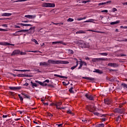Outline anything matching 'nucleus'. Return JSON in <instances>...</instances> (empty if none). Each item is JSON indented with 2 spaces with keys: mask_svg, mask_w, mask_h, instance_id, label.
Instances as JSON below:
<instances>
[{
  "mask_svg": "<svg viewBox=\"0 0 127 127\" xmlns=\"http://www.w3.org/2000/svg\"><path fill=\"white\" fill-rule=\"evenodd\" d=\"M95 19H89L87 20V22H93V21H95Z\"/></svg>",
  "mask_w": 127,
  "mask_h": 127,
  "instance_id": "a19ab883",
  "label": "nucleus"
},
{
  "mask_svg": "<svg viewBox=\"0 0 127 127\" xmlns=\"http://www.w3.org/2000/svg\"><path fill=\"white\" fill-rule=\"evenodd\" d=\"M21 95H22V96H23V97L24 98V99L26 98V99H28L29 100H30V96H29L28 95H27L23 92L21 93Z\"/></svg>",
  "mask_w": 127,
  "mask_h": 127,
  "instance_id": "f8f14e48",
  "label": "nucleus"
},
{
  "mask_svg": "<svg viewBox=\"0 0 127 127\" xmlns=\"http://www.w3.org/2000/svg\"><path fill=\"white\" fill-rule=\"evenodd\" d=\"M15 28H20V26L17 25H14Z\"/></svg>",
  "mask_w": 127,
  "mask_h": 127,
  "instance_id": "e2e57ef3",
  "label": "nucleus"
},
{
  "mask_svg": "<svg viewBox=\"0 0 127 127\" xmlns=\"http://www.w3.org/2000/svg\"><path fill=\"white\" fill-rule=\"evenodd\" d=\"M60 42H61V41H57V42H53L52 44H60Z\"/></svg>",
  "mask_w": 127,
  "mask_h": 127,
  "instance_id": "c03bdc74",
  "label": "nucleus"
},
{
  "mask_svg": "<svg viewBox=\"0 0 127 127\" xmlns=\"http://www.w3.org/2000/svg\"><path fill=\"white\" fill-rule=\"evenodd\" d=\"M42 7H55V4L53 3H43Z\"/></svg>",
  "mask_w": 127,
  "mask_h": 127,
  "instance_id": "f03ea898",
  "label": "nucleus"
},
{
  "mask_svg": "<svg viewBox=\"0 0 127 127\" xmlns=\"http://www.w3.org/2000/svg\"><path fill=\"white\" fill-rule=\"evenodd\" d=\"M62 105V102H58L56 103V107L58 110H61V108H59L58 107H60Z\"/></svg>",
  "mask_w": 127,
  "mask_h": 127,
  "instance_id": "9b49d317",
  "label": "nucleus"
},
{
  "mask_svg": "<svg viewBox=\"0 0 127 127\" xmlns=\"http://www.w3.org/2000/svg\"><path fill=\"white\" fill-rule=\"evenodd\" d=\"M68 51L69 53H70V54H74V51H73V50L68 49Z\"/></svg>",
  "mask_w": 127,
  "mask_h": 127,
  "instance_id": "ea45409f",
  "label": "nucleus"
},
{
  "mask_svg": "<svg viewBox=\"0 0 127 127\" xmlns=\"http://www.w3.org/2000/svg\"><path fill=\"white\" fill-rule=\"evenodd\" d=\"M82 79H85L86 80H89V81H95V78L90 77H83Z\"/></svg>",
  "mask_w": 127,
  "mask_h": 127,
  "instance_id": "4468645a",
  "label": "nucleus"
},
{
  "mask_svg": "<svg viewBox=\"0 0 127 127\" xmlns=\"http://www.w3.org/2000/svg\"><path fill=\"white\" fill-rule=\"evenodd\" d=\"M120 20H118V21H115V22H112L110 23V24L111 25H114L115 24H118V23H120Z\"/></svg>",
  "mask_w": 127,
  "mask_h": 127,
  "instance_id": "b1692460",
  "label": "nucleus"
},
{
  "mask_svg": "<svg viewBox=\"0 0 127 127\" xmlns=\"http://www.w3.org/2000/svg\"><path fill=\"white\" fill-rule=\"evenodd\" d=\"M107 114H103V115H102V114H101V115L100 116V117H101V118H105V117H107Z\"/></svg>",
  "mask_w": 127,
  "mask_h": 127,
  "instance_id": "5fc2aeb1",
  "label": "nucleus"
},
{
  "mask_svg": "<svg viewBox=\"0 0 127 127\" xmlns=\"http://www.w3.org/2000/svg\"><path fill=\"white\" fill-rule=\"evenodd\" d=\"M26 0H18L17 1H14V2H21V1H26Z\"/></svg>",
  "mask_w": 127,
  "mask_h": 127,
  "instance_id": "37998d69",
  "label": "nucleus"
},
{
  "mask_svg": "<svg viewBox=\"0 0 127 127\" xmlns=\"http://www.w3.org/2000/svg\"><path fill=\"white\" fill-rule=\"evenodd\" d=\"M82 122H83V123H84V124H87V123L88 122V120H87V119H83L82 120Z\"/></svg>",
  "mask_w": 127,
  "mask_h": 127,
  "instance_id": "de8ad7c7",
  "label": "nucleus"
},
{
  "mask_svg": "<svg viewBox=\"0 0 127 127\" xmlns=\"http://www.w3.org/2000/svg\"><path fill=\"white\" fill-rule=\"evenodd\" d=\"M50 106H56V103H53L51 104Z\"/></svg>",
  "mask_w": 127,
  "mask_h": 127,
  "instance_id": "338daca9",
  "label": "nucleus"
},
{
  "mask_svg": "<svg viewBox=\"0 0 127 127\" xmlns=\"http://www.w3.org/2000/svg\"><path fill=\"white\" fill-rule=\"evenodd\" d=\"M26 52H32L33 53H37L38 51H26Z\"/></svg>",
  "mask_w": 127,
  "mask_h": 127,
  "instance_id": "4c0bfd02",
  "label": "nucleus"
},
{
  "mask_svg": "<svg viewBox=\"0 0 127 127\" xmlns=\"http://www.w3.org/2000/svg\"><path fill=\"white\" fill-rule=\"evenodd\" d=\"M48 63L45 62L40 63V66H48Z\"/></svg>",
  "mask_w": 127,
  "mask_h": 127,
  "instance_id": "f3484780",
  "label": "nucleus"
},
{
  "mask_svg": "<svg viewBox=\"0 0 127 127\" xmlns=\"http://www.w3.org/2000/svg\"><path fill=\"white\" fill-rule=\"evenodd\" d=\"M22 26H32V25L30 24H24L22 23Z\"/></svg>",
  "mask_w": 127,
  "mask_h": 127,
  "instance_id": "c756f323",
  "label": "nucleus"
},
{
  "mask_svg": "<svg viewBox=\"0 0 127 127\" xmlns=\"http://www.w3.org/2000/svg\"><path fill=\"white\" fill-rule=\"evenodd\" d=\"M29 30H33L32 32H28V33H34V32L35 31V27H31L29 29Z\"/></svg>",
  "mask_w": 127,
  "mask_h": 127,
  "instance_id": "393cba45",
  "label": "nucleus"
},
{
  "mask_svg": "<svg viewBox=\"0 0 127 127\" xmlns=\"http://www.w3.org/2000/svg\"><path fill=\"white\" fill-rule=\"evenodd\" d=\"M50 82V80L49 79H46L44 81V83H49Z\"/></svg>",
  "mask_w": 127,
  "mask_h": 127,
  "instance_id": "bf43d9fd",
  "label": "nucleus"
},
{
  "mask_svg": "<svg viewBox=\"0 0 127 127\" xmlns=\"http://www.w3.org/2000/svg\"><path fill=\"white\" fill-rule=\"evenodd\" d=\"M16 24L17 25H21L22 26V23H17Z\"/></svg>",
  "mask_w": 127,
  "mask_h": 127,
  "instance_id": "774afa93",
  "label": "nucleus"
},
{
  "mask_svg": "<svg viewBox=\"0 0 127 127\" xmlns=\"http://www.w3.org/2000/svg\"><path fill=\"white\" fill-rule=\"evenodd\" d=\"M114 113L116 114H125L126 112V109L125 108L120 109V108H115L113 110Z\"/></svg>",
  "mask_w": 127,
  "mask_h": 127,
  "instance_id": "f257e3e1",
  "label": "nucleus"
},
{
  "mask_svg": "<svg viewBox=\"0 0 127 127\" xmlns=\"http://www.w3.org/2000/svg\"><path fill=\"white\" fill-rule=\"evenodd\" d=\"M99 54V55H101L102 56H108V53H100Z\"/></svg>",
  "mask_w": 127,
  "mask_h": 127,
  "instance_id": "cd10ccee",
  "label": "nucleus"
},
{
  "mask_svg": "<svg viewBox=\"0 0 127 127\" xmlns=\"http://www.w3.org/2000/svg\"><path fill=\"white\" fill-rule=\"evenodd\" d=\"M18 54H20V51L19 50H15L11 54V56H15V55H17Z\"/></svg>",
  "mask_w": 127,
  "mask_h": 127,
  "instance_id": "423d86ee",
  "label": "nucleus"
},
{
  "mask_svg": "<svg viewBox=\"0 0 127 127\" xmlns=\"http://www.w3.org/2000/svg\"><path fill=\"white\" fill-rule=\"evenodd\" d=\"M17 77H25V74H19L18 75H17Z\"/></svg>",
  "mask_w": 127,
  "mask_h": 127,
  "instance_id": "c9c22d12",
  "label": "nucleus"
},
{
  "mask_svg": "<svg viewBox=\"0 0 127 127\" xmlns=\"http://www.w3.org/2000/svg\"><path fill=\"white\" fill-rule=\"evenodd\" d=\"M101 12H108V10H103Z\"/></svg>",
  "mask_w": 127,
  "mask_h": 127,
  "instance_id": "69168bd1",
  "label": "nucleus"
},
{
  "mask_svg": "<svg viewBox=\"0 0 127 127\" xmlns=\"http://www.w3.org/2000/svg\"><path fill=\"white\" fill-rule=\"evenodd\" d=\"M112 11L113 12H115V11H118V9L116 8H112Z\"/></svg>",
  "mask_w": 127,
  "mask_h": 127,
  "instance_id": "6e6d98bb",
  "label": "nucleus"
},
{
  "mask_svg": "<svg viewBox=\"0 0 127 127\" xmlns=\"http://www.w3.org/2000/svg\"><path fill=\"white\" fill-rule=\"evenodd\" d=\"M74 89V88H73V87H71L69 89V92H70L72 94H74V91H73V89Z\"/></svg>",
  "mask_w": 127,
  "mask_h": 127,
  "instance_id": "7c9ffc66",
  "label": "nucleus"
},
{
  "mask_svg": "<svg viewBox=\"0 0 127 127\" xmlns=\"http://www.w3.org/2000/svg\"><path fill=\"white\" fill-rule=\"evenodd\" d=\"M101 121H102V122H106V121H107V119L102 118Z\"/></svg>",
  "mask_w": 127,
  "mask_h": 127,
  "instance_id": "680f3d73",
  "label": "nucleus"
},
{
  "mask_svg": "<svg viewBox=\"0 0 127 127\" xmlns=\"http://www.w3.org/2000/svg\"><path fill=\"white\" fill-rule=\"evenodd\" d=\"M20 55H26V53L25 52H20Z\"/></svg>",
  "mask_w": 127,
  "mask_h": 127,
  "instance_id": "603ef678",
  "label": "nucleus"
},
{
  "mask_svg": "<svg viewBox=\"0 0 127 127\" xmlns=\"http://www.w3.org/2000/svg\"><path fill=\"white\" fill-rule=\"evenodd\" d=\"M13 71H17V72H28L29 70L23 69V70H20V69H13Z\"/></svg>",
  "mask_w": 127,
  "mask_h": 127,
  "instance_id": "412c9836",
  "label": "nucleus"
},
{
  "mask_svg": "<svg viewBox=\"0 0 127 127\" xmlns=\"http://www.w3.org/2000/svg\"><path fill=\"white\" fill-rule=\"evenodd\" d=\"M12 14L11 13H3L2 14V16H10Z\"/></svg>",
  "mask_w": 127,
  "mask_h": 127,
  "instance_id": "6ab92c4d",
  "label": "nucleus"
},
{
  "mask_svg": "<svg viewBox=\"0 0 127 127\" xmlns=\"http://www.w3.org/2000/svg\"><path fill=\"white\" fill-rule=\"evenodd\" d=\"M36 83H38V84H40L41 86H47V83H45V82H44V81L43 82H41V81H39L36 80Z\"/></svg>",
  "mask_w": 127,
  "mask_h": 127,
  "instance_id": "ddd939ff",
  "label": "nucleus"
},
{
  "mask_svg": "<svg viewBox=\"0 0 127 127\" xmlns=\"http://www.w3.org/2000/svg\"><path fill=\"white\" fill-rule=\"evenodd\" d=\"M78 62H79V61H76V64L71 67V70H74V69H75V68H77V67L78 65Z\"/></svg>",
  "mask_w": 127,
  "mask_h": 127,
  "instance_id": "5701e85b",
  "label": "nucleus"
},
{
  "mask_svg": "<svg viewBox=\"0 0 127 127\" xmlns=\"http://www.w3.org/2000/svg\"><path fill=\"white\" fill-rule=\"evenodd\" d=\"M62 62L61 61H54L53 60H49L48 61V64H61Z\"/></svg>",
  "mask_w": 127,
  "mask_h": 127,
  "instance_id": "7ed1b4c3",
  "label": "nucleus"
},
{
  "mask_svg": "<svg viewBox=\"0 0 127 127\" xmlns=\"http://www.w3.org/2000/svg\"><path fill=\"white\" fill-rule=\"evenodd\" d=\"M106 61V59L105 58H95L92 59V62H98L99 61Z\"/></svg>",
  "mask_w": 127,
  "mask_h": 127,
  "instance_id": "0eeeda50",
  "label": "nucleus"
},
{
  "mask_svg": "<svg viewBox=\"0 0 127 127\" xmlns=\"http://www.w3.org/2000/svg\"><path fill=\"white\" fill-rule=\"evenodd\" d=\"M25 17H27V18L34 19L36 17V15H25Z\"/></svg>",
  "mask_w": 127,
  "mask_h": 127,
  "instance_id": "9d476101",
  "label": "nucleus"
},
{
  "mask_svg": "<svg viewBox=\"0 0 127 127\" xmlns=\"http://www.w3.org/2000/svg\"><path fill=\"white\" fill-rule=\"evenodd\" d=\"M74 43H75L76 44H78V45L82 44V41H75Z\"/></svg>",
  "mask_w": 127,
  "mask_h": 127,
  "instance_id": "473e14b6",
  "label": "nucleus"
},
{
  "mask_svg": "<svg viewBox=\"0 0 127 127\" xmlns=\"http://www.w3.org/2000/svg\"><path fill=\"white\" fill-rule=\"evenodd\" d=\"M48 116L49 117H53V115H52V114H51V113H48Z\"/></svg>",
  "mask_w": 127,
  "mask_h": 127,
  "instance_id": "0e129e2a",
  "label": "nucleus"
},
{
  "mask_svg": "<svg viewBox=\"0 0 127 127\" xmlns=\"http://www.w3.org/2000/svg\"><path fill=\"white\" fill-rule=\"evenodd\" d=\"M19 99L21 102H22V101H23V97L22 96L20 97Z\"/></svg>",
  "mask_w": 127,
  "mask_h": 127,
  "instance_id": "052dcab7",
  "label": "nucleus"
},
{
  "mask_svg": "<svg viewBox=\"0 0 127 127\" xmlns=\"http://www.w3.org/2000/svg\"><path fill=\"white\" fill-rule=\"evenodd\" d=\"M94 115H95V116H98V117H101V116H102V114H101L98 112L94 113Z\"/></svg>",
  "mask_w": 127,
  "mask_h": 127,
  "instance_id": "2f4dec72",
  "label": "nucleus"
},
{
  "mask_svg": "<svg viewBox=\"0 0 127 127\" xmlns=\"http://www.w3.org/2000/svg\"><path fill=\"white\" fill-rule=\"evenodd\" d=\"M9 89L10 90H12L13 91H15V90H20L21 89V87H13V86H9Z\"/></svg>",
  "mask_w": 127,
  "mask_h": 127,
  "instance_id": "6e6552de",
  "label": "nucleus"
},
{
  "mask_svg": "<svg viewBox=\"0 0 127 127\" xmlns=\"http://www.w3.org/2000/svg\"><path fill=\"white\" fill-rule=\"evenodd\" d=\"M84 97H86L87 99H88V100H90V101H93L94 98H95V95H89L88 94L86 93Z\"/></svg>",
  "mask_w": 127,
  "mask_h": 127,
  "instance_id": "39448f33",
  "label": "nucleus"
},
{
  "mask_svg": "<svg viewBox=\"0 0 127 127\" xmlns=\"http://www.w3.org/2000/svg\"><path fill=\"white\" fill-rule=\"evenodd\" d=\"M87 110L89 111V112L93 113V112H94V111L96 110V107H95L94 105L87 106Z\"/></svg>",
  "mask_w": 127,
  "mask_h": 127,
  "instance_id": "20e7f679",
  "label": "nucleus"
},
{
  "mask_svg": "<svg viewBox=\"0 0 127 127\" xmlns=\"http://www.w3.org/2000/svg\"><path fill=\"white\" fill-rule=\"evenodd\" d=\"M108 66H110V67H118V64L116 63H110L108 64Z\"/></svg>",
  "mask_w": 127,
  "mask_h": 127,
  "instance_id": "2eb2a0df",
  "label": "nucleus"
},
{
  "mask_svg": "<svg viewBox=\"0 0 127 127\" xmlns=\"http://www.w3.org/2000/svg\"><path fill=\"white\" fill-rule=\"evenodd\" d=\"M60 44H63V45H67V44L66 43H64L62 41H61Z\"/></svg>",
  "mask_w": 127,
  "mask_h": 127,
  "instance_id": "3c124183",
  "label": "nucleus"
},
{
  "mask_svg": "<svg viewBox=\"0 0 127 127\" xmlns=\"http://www.w3.org/2000/svg\"><path fill=\"white\" fill-rule=\"evenodd\" d=\"M81 64H82V65H85V66H87V63L85 62H81Z\"/></svg>",
  "mask_w": 127,
  "mask_h": 127,
  "instance_id": "864d4df0",
  "label": "nucleus"
},
{
  "mask_svg": "<svg viewBox=\"0 0 127 127\" xmlns=\"http://www.w3.org/2000/svg\"><path fill=\"white\" fill-rule=\"evenodd\" d=\"M111 2H112V1H111V0L107 1L105 2L99 3L98 4V5H104V4H107V3H111Z\"/></svg>",
  "mask_w": 127,
  "mask_h": 127,
  "instance_id": "a211bd4d",
  "label": "nucleus"
},
{
  "mask_svg": "<svg viewBox=\"0 0 127 127\" xmlns=\"http://www.w3.org/2000/svg\"><path fill=\"white\" fill-rule=\"evenodd\" d=\"M82 67H83V64H82L81 63H80V65L78 67V69H82Z\"/></svg>",
  "mask_w": 127,
  "mask_h": 127,
  "instance_id": "8fccbe9b",
  "label": "nucleus"
},
{
  "mask_svg": "<svg viewBox=\"0 0 127 127\" xmlns=\"http://www.w3.org/2000/svg\"><path fill=\"white\" fill-rule=\"evenodd\" d=\"M104 103L106 105H110L111 104V102L109 99H106L104 100Z\"/></svg>",
  "mask_w": 127,
  "mask_h": 127,
  "instance_id": "dca6fc26",
  "label": "nucleus"
},
{
  "mask_svg": "<svg viewBox=\"0 0 127 127\" xmlns=\"http://www.w3.org/2000/svg\"><path fill=\"white\" fill-rule=\"evenodd\" d=\"M0 45H5V46L10 45L11 46H14V45L12 44H10L9 43H7V42H0Z\"/></svg>",
  "mask_w": 127,
  "mask_h": 127,
  "instance_id": "1a4fd4ad",
  "label": "nucleus"
},
{
  "mask_svg": "<svg viewBox=\"0 0 127 127\" xmlns=\"http://www.w3.org/2000/svg\"><path fill=\"white\" fill-rule=\"evenodd\" d=\"M9 95H11V96H13V95L14 94V92L10 91V92H9Z\"/></svg>",
  "mask_w": 127,
  "mask_h": 127,
  "instance_id": "13d9d810",
  "label": "nucleus"
},
{
  "mask_svg": "<svg viewBox=\"0 0 127 127\" xmlns=\"http://www.w3.org/2000/svg\"><path fill=\"white\" fill-rule=\"evenodd\" d=\"M32 41H33V42H35V43L36 44H39V43H38V42L36 40V39H33L32 40Z\"/></svg>",
  "mask_w": 127,
  "mask_h": 127,
  "instance_id": "72a5a7b5",
  "label": "nucleus"
},
{
  "mask_svg": "<svg viewBox=\"0 0 127 127\" xmlns=\"http://www.w3.org/2000/svg\"><path fill=\"white\" fill-rule=\"evenodd\" d=\"M93 72L95 73H98V74H103V71L99 69H95Z\"/></svg>",
  "mask_w": 127,
  "mask_h": 127,
  "instance_id": "4be33fe9",
  "label": "nucleus"
},
{
  "mask_svg": "<svg viewBox=\"0 0 127 127\" xmlns=\"http://www.w3.org/2000/svg\"><path fill=\"white\" fill-rule=\"evenodd\" d=\"M83 33H86V32L81 30L76 32V34H83Z\"/></svg>",
  "mask_w": 127,
  "mask_h": 127,
  "instance_id": "a878e982",
  "label": "nucleus"
},
{
  "mask_svg": "<svg viewBox=\"0 0 127 127\" xmlns=\"http://www.w3.org/2000/svg\"><path fill=\"white\" fill-rule=\"evenodd\" d=\"M90 2V0H86V1L82 0L81 1L82 3H87V2Z\"/></svg>",
  "mask_w": 127,
  "mask_h": 127,
  "instance_id": "09e8293b",
  "label": "nucleus"
},
{
  "mask_svg": "<svg viewBox=\"0 0 127 127\" xmlns=\"http://www.w3.org/2000/svg\"><path fill=\"white\" fill-rule=\"evenodd\" d=\"M122 86H123V88H126L127 89V84L126 83H122Z\"/></svg>",
  "mask_w": 127,
  "mask_h": 127,
  "instance_id": "f704fd0d",
  "label": "nucleus"
},
{
  "mask_svg": "<svg viewBox=\"0 0 127 127\" xmlns=\"http://www.w3.org/2000/svg\"><path fill=\"white\" fill-rule=\"evenodd\" d=\"M31 84L32 85L33 88H34V87H37V84L36 83L31 81Z\"/></svg>",
  "mask_w": 127,
  "mask_h": 127,
  "instance_id": "c85d7f7f",
  "label": "nucleus"
},
{
  "mask_svg": "<svg viewBox=\"0 0 127 127\" xmlns=\"http://www.w3.org/2000/svg\"><path fill=\"white\" fill-rule=\"evenodd\" d=\"M122 118H121V116H118L116 119V121L118 122V121L120 120V119L121 120Z\"/></svg>",
  "mask_w": 127,
  "mask_h": 127,
  "instance_id": "58836bf2",
  "label": "nucleus"
},
{
  "mask_svg": "<svg viewBox=\"0 0 127 127\" xmlns=\"http://www.w3.org/2000/svg\"><path fill=\"white\" fill-rule=\"evenodd\" d=\"M29 31V30H20L17 31L16 32V33H18L19 32H28Z\"/></svg>",
  "mask_w": 127,
  "mask_h": 127,
  "instance_id": "aec40b11",
  "label": "nucleus"
},
{
  "mask_svg": "<svg viewBox=\"0 0 127 127\" xmlns=\"http://www.w3.org/2000/svg\"><path fill=\"white\" fill-rule=\"evenodd\" d=\"M96 127H105V125L103 123L97 124L95 126Z\"/></svg>",
  "mask_w": 127,
  "mask_h": 127,
  "instance_id": "bb28decb",
  "label": "nucleus"
},
{
  "mask_svg": "<svg viewBox=\"0 0 127 127\" xmlns=\"http://www.w3.org/2000/svg\"><path fill=\"white\" fill-rule=\"evenodd\" d=\"M67 22H72V21H74V19L73 18H69L67 20Z\"/></svg>",
  "mask_w": 127,
  "mask_h": 127,
  "instance_id": "e433bc0d",
  "label": "nucleus"
},
{
  "mask_svg": "<svg viewBox=\"0 0 127 127\" xmlns=\"http://www.w3.org/2000/svg\"><path fill=\"white\" fill-rule=\"evenodd\" d=\"M55 77H58L59 78H63V76L59 75L58 74H54Z\"/></svg>",
  "mask_w": 127,
  "mask_h": 127,
  "instance_id": "79ce46f5",
  "label": "nucleus"
},
{
  "mask_svg": "<svg viewBox=\"0 0 127 127\" xmlns=\"http://www.w3.org/2000/svg\"><path fill=\"white\" fill-rule=\"evenodd\" d=\"M92 32H97V33H103V32L99 31L91 30Z\"/></svg>",
  "mask_w": 127,
  "mask_h": 127,
  "instance_id": "a18cd8bd",
  "label": "nucleus"
},
{
  "mask_svg": "<svg viewBox=\"0 0 127 127\" xmlns=\"http://www.w3.org/2000/svg\"><path fill=\"white\" fill-rule=\"evenodd\" d=\"M47 86L48 87H51V88H54V85H53V84H48Z\"/></svg>",
  "mask_w": 127,
  "mask_h": 127,
  "instance_id": "49530a36",
  "label": "nucleus"
},
{
  "mask_svg": "<svg viewBox=\"0 0 127 127\" xmlns=\"http://www.w3.org/2000/svg\"><path fill=\"white\" fill-rule=\"evenodd\" d=\"M13 35H14V36H18L20 35V34H17V33H16V32L15 33L13 34Z\"/></svg>",
  "mask_w": 127,
  "mask_h": 127,
  "instance_id": "4d7b16f0",
  "label": "nucleus"
}]
</instances>
